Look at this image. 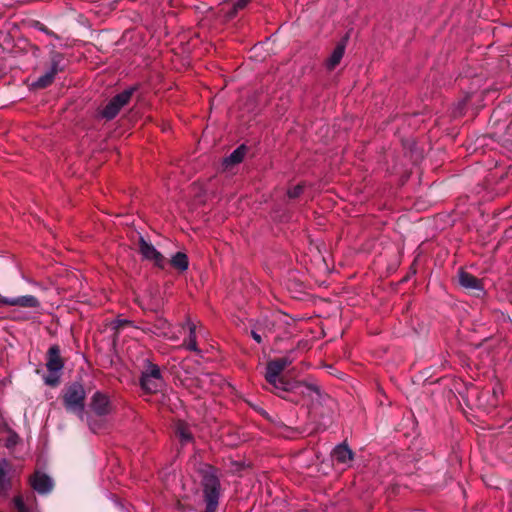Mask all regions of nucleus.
<instances>
[{"mask_svg":"<svg viewBox=\"0 0 512 512\" xmlns=\"http://www.w3.org/2000/svg\"><path fill=\"white\" fill-rule=\"evenodd\" d=\"M295 360L293 353L290 352L285 356L268 362L266 367L265 378L267 382L273 386L274 392L281 396L282 392H289L293 389L290 383L284 381L280 376L282 371L287 368ZM304 396L313 399V395H319V388L313 384L298 383L294 386Z\"/></svg>","mask_w":512,"mask_h":512,"instance_id":"nucleus-1","label":"nucleus"},{"mask_svg":"<svg viewBox=\"0 0 512 512\" xmlns=\"http://www.w3.org/2000/svg\"><path fill=\"white\" fill-rule=\"evenodd\" d=\"M85 398L86 392L83 385L80 383H73L64 392V406L67 411L75 413L81 419H83Z\"/></svg>","mask_w":512,"mask_h":512,"instance_id":"nucleus-2","label":"nucleus"},{"mask_svg":"<svg viewBox=\"0 0 512 512\" xmlns=\"http://www.w3.org/2000/svg\"><path fill=\"white\" fill-rule=\"evenodd\" d=\"M46 367L48 374L44 378L45 384L49 386L58 385L61 372L64 367V362L60 356V349L58 346H52L49 348Z\"/></svg>","mask_w":512,"mask_h":512,"instance_id":"nucleus-3","label":"nucleus"},{"mask_svg":"<svg viewBox=\"0 0 512 512\" xmlns=\"http://www.w3.org/2000/svg\"><path fill=\"white\" fill-rule=\"evenodd\" d=\"M146 362L147 364L142 372L140 384L142 389L146 392L155 393L163 384L161 371L156 364H153L148 360Z\"/></svg>","mask_w":512,"mask_h":512,"instance_id":"nucleus-4","label":"nucleus"},{"mask_svg":"<svg viewBox=\"0 0 512 512\" xmlns=\"http://www.w3.org/2000/svg\"><path fill=\"white\" fill-rule=\"evenodd\" d=\"M204 496L206 501L205 512H214L219 499V481L213 474H206L203 478Z\"/></svg>","mask_w":512,"mask_h":512,"instance_id":"nucleus-5","label":"nucleus"},{"mask_svg":"<svg viewBox=\"0 0 512 512\" xmlns=\"http://www.w3.org/2000/svg\"><path fill=\"white\" fill-rule=\"evenodd\" d=\"M50 62H51L50 68L48 69L47 72H45V74L40 76L34 82V84H33L34 87L45 88V87L49 86L53 82L56 74L63 70V65H62L63 57L61 54L52 53L51 57H50Z\"/></svg>","mask_w":512,"mask_h":512,"instance_id":"nucleus-6","label":"nucleus"},{"mask_svg":"<svg viewBox=\"0 0 512 512\" xmlns=\"http://www.w3.org/2000/svg\"><path fill=\"white\" fill-rule=\"evenodd\" d=\"M132 92V89L125 90L113 97L102 110V116L108 120L113 119L120 109L129 102Z\"/></svg>","mask_w":512,"mask_h":512,"instance_id":"nucleus-7","label":"nucleus"},{"mask_svg":"<svg viewBox=\"0 0 512 512\" xmlns=\"http://www.w3.org/2000/svg\"><path fill=\"white\" fill-rule=\"evenodd\" d=\"M139 252L144 259L152 261L157 267H164L166 262L164 256L151 243L147 242L142 237H140L139 240Z\"/></svg>","mask_w":512,"mask_h":512,"instance_id":"nucleus-8","label":"nucleus"},{"mask_svg":"<svg viewBox=\"0 0 512 512\" xmlns=\"http://www.w3.org/2000/svg\"><path fill=\"white\" fill-rule=\"evenodd\" d=\"M0 306H18L21 308H39L40 301L33 295L4 297L0 295Z\"/></svg>","mask_w":512,"mask_h":512,"instance_id":"nucleus-9","label":"nucleus"},{"mask_svg":"<svg viewBox=\"0 0 512 512\" xmlns=\"http://www.w3.org/2000/svg\"><path fill=\"white\" fill-rule=\"evenodd\" d=\"M90 408L99 416H105L112 411V405L109 397L99 391L95 392L91 397Z\"/></svg>","mask_w":512,"mask_h":512,"instance_id":"nucleus-10","label":"nucleus"},{"mask_svg":"<svg viewBox=\"0 0 512 512\" xmlns=\"http://www.w3.org/2000/svg\"><path fill=\"white\" fill-rule=\"evenodd\" d=\"M30 482L33 489L40 494L49 493L53 487L51 478L41 472H36Z\"/></svg>","mask_w":512,"mask_h":512,"instance_id":"nucleus-11","label":"nucleus"},{"mask_svg":"<svg viewBox=\"0 0 512 512\" xmlns=\"http://www.w3.org/2000/svg\"><path fill=\"white\" fill-rule=\"evenodd\" d=\"M332 459L344 467H349L353 460V452L345 444H340L334 448Z\"/></svg>","mask_w":512,"mask_h":512,"instance_id":"nucleus-12","label":"nucleus"},{"mask_svg":"<svg viewBox=\"0 0 512 512\" xmlns=\"http://www.w3.org/2000/svg\"><path fill=\"white\" fill-rule=\"evenodd\" d=\"M149 331L153 333L154 335L169 338V339H175L176 336L171 331L170 324L167 322V320L158 318L154 324L149 328Z\"/></svg>","mask_w":512,"mask_h":512,"instance_id":"nucleus-13","label":"nucleus"},{"mask_svg":"<svg viewBox=\"0 0 512 512\" xmlns=\"http://www.w3.org/2000/svg\"><path fill=\"white\" fill-rule=\"evenodd\" d=\"M458 277L460 285L465 289L479 292L483 290L480 280L472 274L461 270L459 271Z\"/></svg>","mask_w":512,"mask_h":512,"instance_id":"nucleus-14","label":"nucleus"},{"mask_svg":"<svg viewBox=\"0 0 512 512\" xmlns=\"http://www.w3.org/2000/svg\"><path fill=\"white\" fill-rule=\"evenodd\" d=\"M346 48V40H342L339 42L336 47L333 49L330 57L326 61V68L328 70H333L337 65L341 62L344 52Z\"/></svg>","mask_w":512,"mask_h":512,"instance_id":"nucleus-15","label":"nucleus"},{"mask_svg":"<svg viewBox=\"0 0 512 512\" xmlns=\"http://www.w3.org/2000/svg\"><path fill=\"white\" fill-rule=\"evenodd\" d=\"M9 470L10 465L8 461L2 460L0 462V496H5L10 488Z\"/></svg>","mask_w":512,"mask_h":512,"instance_id":"nucleus-16","label":"nucleus"},{"mask_svg":"<svg viewBox=\"0 0 512 512\" xmlns=\"http://www.w3.org/2000/svg\"><path fill=\"white\" fill-rule=\"evenodd\" d=\"M171 265L179 271L187 270L189 265L187 255L183 252H177L171 259Z\"/></svg>","mask_w":512,"mask_h":512,"instance_id":"nucleus-17","label":"nucleus"},{"mask_svg":"<svg viewBox=\"0 0 512 512\" xmlns=\"http://www.w3.org/2000/svg\"><path fill=\"white\" fill-rule=\"evenodd\" d=\"M244 155H245V147L244 146H240L237 149H235L229 155V157H227L225 159L224 163L226 164V166L240 163L243 160Z\"/></svg>","mask_w":512,"mask_h":512,"instance_id":"nucleus-18","label":"nucleus"},{"mask_svg":"<svg viewBox=\"0 0 512 512\" xmlns=\"http://www.w3.org/2000/svg\"><path fill=\"white\" fill-rule=\"evenodd\" d=\"M176 434L182 443H188L192 440V434L185 423L179 422L177 424Z\"/></svg>","mask_w":512,"mask_h":512,"instance_id":"nucleus-19","label":"nucleus"},{"mask_svg":"<svg viewBox=\"0 0 512 512\" xmlns=\"http://www.w3.org/2000/svg\"><path fill=\"white\" fill-rule=\"evenodd\" d=\"M190 333L187 340H185L184 345L190 351L198 352L197 344H196V335H195V327L190 325Z\"/></svg>","mask_w":512,"mask_h":512,"instance_id":"nucleus-20","label":"nucleus"},{"mask_svg":"<svg viewBox=\"0 0 512 512\" xmlns=\"http://www.w3.org/2000/svg\"><path fill=\"white\" fill-rule=\"evenodd\" d=\"M14 506L18 512H38L34 508H29L24 502L22 496H16L13 500Z\"/></svg>","mask_w":512,"mask_h":512,"instance_id":"nucleus-21","label":"nucleus"},{"mask_svg":"<svg viewBox=\"0 0 512 512\" xmlns=\"http://www.w3.org/2000/svg\"><path fill=\"white\" fill-rule=\"evenodd\" d=\"M251 0H237L235 2H233L231 4L232 6V11H228L227 14L229 17H233L239 10L243 9L244 7H246V5L250 2Z\"/></svg>","mask_w":512,"mask_h":512,"instance_id":"nucleus-22","label":"nucleus"},{"mask_svg":"<svg viewBox=\"0 0 512 512\" xmlns=\"http://www.w3.org/2000/svg\"><path fill=\"white\" fill-rule=\"evenodd\" d=\"M303 191V186L298 184L294 186L293 188L289 189L287 194L289 198H297Z\"/></svg>","mask_w":512,"mask_h":512,"instance_id":"nucleus-23","label":"nucleus"},{"mask_svg":"<svg viewBox=\"0 0 512 512\" xmlns=\"http://www.w3.org/2000/svg\"><path fill=\"white\" fill-rule=\"evenodd\" d=\"M131 325V322L128 321V320H116L114 322V328L115 329H120V328H124L125 326H130Z\"/></svg>","mask_w":512,"mask_h":512,"instance_id":"nucleus-24","label":"nucleus"},{"mask_svg":"<svg viewBox=\"0 0 512 512\" xmlns=\"http://www.w3.org/2000/svg\"><path fill=\"white\" fill-rule=\"evenodd\" d=\"M251 336L253 337V339H254L257 343H261V341H262V337H261V335H260L257 331L252 330V331H251Z\"/></svg>","mask_w":512,"mask_h":512,"instance_id":"nucleus-25","label":"nucleus"}]
</instances>
